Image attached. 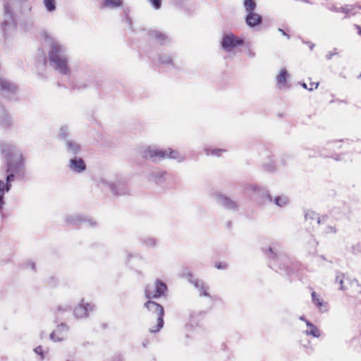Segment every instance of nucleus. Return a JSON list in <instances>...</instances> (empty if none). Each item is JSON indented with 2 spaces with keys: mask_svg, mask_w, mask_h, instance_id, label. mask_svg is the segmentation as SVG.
<instances>
[{
  "mask_svg": "<svg viewBox=\"0 0 361 361\" xmlns=\"http://www.w3.org/2000/svg\"><path fill=\"white\" fill-rule=\"evenodd\" d=\"M328 218L326 217V221L322 224H320L322 228V231L324 233L326 234H333V233H336V226L333 224H326V223H328Z\"/></svg>",
  "mask_w": 361,
  "mask_h": 361,
  "instance_id": "nucleus-21",
  "label": "nucleus"
},
{
  "mask_svg": "<svg viewBox=\"0 0 361 361\" xmlns=\"http://www.w3.org/2000/svg\"><path fill=\"white\" fill-rule=\"evenodd\" d=\"M166 152V159H171L177 161L178 162H182L185 160V156L176 150L172 149L171 148L165 149Z\"/></svg>",
  "mask_w": 361,
  "mask_h": 361,
  "instance_id": "nucleus-17",
  "label": "nucleus"
},
{
  "mask_svg": "<svg viewBox=\"0 0 361 361\" xmlns=\"http://www.w3.org/2000/svg\"><path fill=\"white\" fill-rule=\"evenodd\" d=\"M306 329L303 333L307 336H311L314 338H319L322 336L321 330L310 321H305Z\"/></svg>",
  "mask_w": 361,
  "mask_h": 361,
  "instance_id": "nucleus-12",
  "label": "nucleus"
},
{
  "mask_svg": "<svg viewBox=\"0 0 361 361\" xmlns=\"http://www.w3.org/2000/svg\"><path fill=\"white\" fill-rule=\"evenodd\" d=\"M34 352L40 355L41 358L43 359L44 358V355H43V349H42V346H37V348H35L34 349Z\"/></svg>",
  "mask_w": 361,
  "mask_h": 361,
  "instance_id": "nucleus-33",
  "label": "nucleus"
},
{
  "mask_svg": "<svg viewBox=\"0 0 361 361\" xmlns=\"http://www.w3.org/2000/svg\"><path fill=\"white\" fill-rule=\"evenodd\" d=\"M122 5V0H104L102 6L107 8H114Z\"/></svg>",
  "mask_w": 361,
  "mask_h": 361,
  "instance_id": "nucleus-20",
  "label": "nucleus"
},
{
  "mask_svg": "<svg viewBox=\"0 0 361 361\" xmlns=\"http://www.w3.org/2000/svg\"><path fill=\"white\" fill-rule=\"evenodd\" d=\"M212 197L214 201L228 209H234L237 207L236 203L219 192H214Z\"/></svg>",
  "mask_w": 361,
  "mask_h": 361,
  "instance_id": "nucleus-10",
  "label": "nucleus"
},
{
  "mask_svg": "<svg viewBox=\"0 0 361 361\" xmlns=\"http://www.w3.org/2000/svg\"><path fill=\"white\" fill-rule=\"evenodd\" d=\"M94 309L93 304L85 299H81L80 302L74 307L73 314L77 319H85L89 316L90 312H93Z\"/></svg>",
  "mask_w": 361,
  "mask_h": 361,
  "instance_id": "nucleus-8",
  "label": "nucleus"
},
{
  "mask_svg": "<svg viewBox=\"0 0 361 361\" xmlns=\"http://www.w3.org/2000/svg\"><path fill=\"white\" fill-rule=\"evenodd\" d=\"M165 173L161 171V172H153L149 176V179L152 181H157V178H161L164 176Z\"/></svg>",
  "mask_w": 361,
  "mask_h": 361,
  "instance_id": "nucleus-26",
  "label": "nucleus"
},
{
  "mask_svg": "<svg viewBox=\"0 0 361 361\" xmlns=\"http://www.w3.org/2000/svg\"><path fill=\"white\" fill-rule=\"evenodd\" d=\"M319 85L318 82H313L310 84V87L308 88L309 90H313L314 89H317Z\"/></svg>",
  "mask_w": 361,
  "mask_h": 361,
  "instance_id": "nucleus-37",
  "label": "nucleus"
},
{
  "mask_svg": "<svg viewBox=\"0 0 361 361\" xmlns=\"http://www.w3.org/2000/svg\"><path fill=\"white\" fill-rule=\"evenodd\" d=\"M305 221H307L310 224H322L326 221V217L323 216L320 218L317 214H316L314 211L307 210L305 213Z\"/></svg>",
  "mask_w": 361,
  "mask_h": 361,
  "instance_id": "nucleus-13",
  "label": "nucleus"
},
{
  "mask_svg": "<svg viewBox=\"0 0 361 361\" xmlns=\"http://www.w3.org/2000/svg\"><path fill=\"white\" fill-rule=\"evenodd\" d=\"M66 146L68 151L73 154L77 153L80 150V145L73 141H68Z\"/></svg>",
  "mask_w": 361,
  "mask_h": 361,
  "instance_id": "nucleus-23",
  "label": "nucleus"
},
{
  "mask_svg": "<svg viewBox=\"0 0 361 361\" xmlns=\"http://www.w3.org/2000/svg\"><path fill=\"white\" fill-rule=\"evenodd\" d=\"M243 6L247 13L245 23L247 26L255 27L261 25L262 17L255 12L257 4L254 0H244Z\"/></svg>",
  "mask_w": 361,
  "mask_h": 361,
  "instance_id": "nucleus-3",
  "label": "nucleus"
},
{
  "mask_svg": "<svg viewBox=\"0 0 361 361\" xmlns=\"http://www.w3.org/2000/svg\"><path fill=\"white\" fill-rule=\"evenodd\" d=\"M300 320L303 321L305 323V321H308V320H307V319H306L305 318V317H303V316H301V317H300Z\"/></svg>",
  "mask_w": 361,
  "mask_h": 361,
  "instance_id": "nucleus-42",
  "label": "nucleus"
},
{
  "mask_svg": "<svg viewBox=\"0 0 361 361\" xmlns=\"http://www.w3.org/2000/svg\"><path fill=\"white\" fill-rule=\"evenodd\" d=\"M152 34L154 35V37H156L157 39H158L159 40H164V39H166V37L160 32L154 31L152 32Z\"/></svg>",
  "mask_w": 361,
  "mask_h": 361,
  "instance_id": "nucleus-30",
  "label": "nucleus"
},
{
  "mask_svg": "<svg viewBox=\"0 0 361 361\" xmlns=\"http://www.w3.org/2000/svg\"><path fill=\"white\" fill-rule=\"evenodd\" d=\"M243 39L235 36L231 32L224 34L221 39V45L227 52L232 51L235 48L243 45Z\"/></svg>",
  "mask_w": 361,
  "mask_h": 361,
  "instance_id": "nucleus-7",
  "label": "nucleus"
},
{
  "mask_svg": "<svg viewBox=\"0 0 361 361\" xmlns=\"http://www.w3.org/2000/svg\"><path fill=\"white\" fill-rule=\"evenodd\" d=\"M102 184L104 185H106L107 187L109 188V189L111 190H112L113 192H115L116 193H118L116 191V186H115V184L108 180H106V179H104L102 180Z\"/></svg>",
  "mask_w": 361,
  "mask_h": 361,
  "instance_id": "nucleus-28",
  "label": "nucleus"
},
{
  "mask_svg": "<svg viewBox=\"0 0 361 361\" xmlns=\"http://www.w3.org/2000/svg\"><path fill=\"white\" fill-rule=\"evenodd\" d=\"M139 153L145 159L153 161H160L166 159L165 149L158 148L155 146L147 145L140 148Z\"/></svg>",
  "mask_w": 361,
  "mask_h": 361,
  "instance_id": "nucleus-5",
  "label": "nucleus"
},
{
  "mask_svg": "<svg viewBox=\"0 0 361 361\" xmlns=\"http://www.w3.org/2000/svg\"><path fill=\"white\" fill-rule=\"evenodd\" d=\"M224 153H226L225 149H207V155H213L216 157H221Z\"/></svg>",
  "mask_w": 361,
  "mask_h": 361,
  "instance_id": "nucleus-24",
  "label": "nucleus"
},
{
  "mask_svg": "<svg viewBox=\"0 0 361 361\" xmlns=\"http://www.w3.org/2000/svg\"><path fill=\"white\" fill-rule=\"evenodd\" d=\"M166 290V285L157 279L154 283L148 284L146 286L145 293L147 298H157L164 295Z\"/></svg>",
  "mask_w": 361,
  "mask_h": 361,
  "instance_id": "nucleus-6",
  "label": "nucleus"
},
{
  "mask_svg": "<svg viewBox=\"0 0 361 361\" xmlns=\"http://www.w3.org/2000/svg\"><path fill=\"white\" fill-rule=\"evenodd\" d=\"M149 3L155 9H159L161 7V0H148Z\"/></svg>",
  "mask_w": 361,
  "mask_h": 361,
  "instance_id": "nucleus-31",
  "label": "nucleus"
},
{
  "mask_svg": "<svg viewBox=\"0 0 361 361\" xmlns=\"http://www.w3.org/2000/svg\"><path fill=\"white\" fill-rule=\"evenodd\" d=\"M302 86H303V87H304V88H305V89H308V88H309V87H307V84H306V83H303V84H302Z\"/></svg>",
  "mask_w": 361,
  "mask_h": 361,
  "instance_id": "nucleus-43",
  "label": "nucleus"
},
{
  "mask_svg": "<svg viewBox=\"0 0 361 361\" xmlns=\"http://www.w3.org/2000/svg\"><path fill=\"white\" fill-rule=\"evenodd\" d=\"M290 77L289 73L285 68H281L276 77L277 85L280 87H284L287 85V79Z\"/></svg>",
  "mask_w": 361,
  "mask_h": 361,
  "instance_id": "nucleus-16",
  "label": "nucleus"
},
{
  "mask_svg": "<svg viewBox=\"0 0 361 361\" xmlns=\"http://www.w3.org/2000/svg\"><path fill=\"white\" fill-rule=\"evenodd\" d=\"M145 307L150 312L155 313L157 316L156 326H152L149 331L152 333H156L160 331L164 326V309L158 303L153 301H148L145 304Z\"/></svg>",
  "mask_w": 361,
  "mask_h": 361,
  "instance_id": "nucleus-4",
  "label": "nucleus"
},
{
  "mask_svg": "<svg viewBox=\"0 0 361 361\" xmlns=\"http://www.w3.org/2000/svg\"><path fill=\"white\" fill-rule=\"evenodd\" d=\"M2 154L7 159L6 183L0 180V209L4 204V196L11 189V183L13 181L15 174L20 173L23 169V157L16 149L9 145L4 147Z\"/></svg>",
  "mask_w": 361,
  "mask_h": 361,
  "instance_id": "nucleus-1",
  "label": "nucleus"
},
{
  "mask_svg": "<svg viewBox=\"0 0 361 361\" xmlns=\"http://www.w3.org/2000/svg\"><path fill=\"white\" fill-rule=\"evenodd\" d=\"M28 265H29V266H30V268H31L32 269H34V268H35V264H34L32 262H28Z\"/></svg>",
  "mask_w": 361,
  "mask_h": 361,
  "instance_id": "nucleus-39",
  "label": "nucleus"
},
{
  "mask_svg": "<svg viewBox=\"0 0 361 361\" xmlns=\"http://www.w3.org/2000/svg\"><path fill=\"white\" fill-rule=\"evenodd\" d=\"M311 297L313 305L320 313H326L329 311V303L324 300L320 294L312 291Z\"/></svg>",
  "mask_w": 361,
  "mask_h": 361,
  "instance_id": "nucleus-9",
  "label": "nucleus"
},
{
  "mask_svg": "<svg viewBox=\"0 0 361 361\" xmlns=\"http://www.w3.org/2000/svg\"><path fill=\"white\" fill-rule=\"evenodd\" d=\"M70 168L72 171L80 173L85 169V164L80 158H74L70 161Z\"/></svg>",
  "mask_w": 361,
  "mask_h": 361,
  "instance_id": "nucleus-15",
  "label": "nucleus"
},
{
  "mask_svg": "<svg viewBox=\"0 0 361 361\" xmlns=\"http://www.w3.org/2000/svg\"><path fill=\"white\" fill-rule=\"evenodd\" d=\"M342 12L345 13L348 16H355L358 13L361 14V7L360 6H348L345 8H341Z\"/></svg>",
  "mask_w": 361,
  "mask_h": 361,
  "instance_id": "nucleus-18",
  "label": "nucleus"
},
{
  "mask_svg": "<svg viewBox=\"0 0 361 361\" xmlns=\"http://www.w3.org/2000/svg\"><path fill=\"white\" fill-rule=\"evenodd\" d=\"M343 279H344V275L341 273H337L336 274V282L338 283L340 286H339V289L341 290H344V287H343Z\"/></svg>",
  "mask_w": 361,
  "mask_h": 361,
  "instance_id": "nucleus-27",
  "label": "nucleus"
},
{
  "mask_svg": "<svg viewBox=\"0 0 361 361\" xmlns=\"http://www.w3.org/2000/svg\"><path fill=\"white\" fill-rule=\"evenodd\" d=\"M49 57L54 68L61 74H69L70 67L65 46L59 42L51 40L49 42Z\"/></svg>",
  "mask_w": 361,
  "mask_h": 361,
  "instance_id": "nucleus-2",
  "label": "nucleus"
},
{
  "mask_svg": "<svg viewBox=\"0 0 361 361\" xmlns=\"http://www.w3.org/2000/svg\"><path fill=\"white\" fill-rule=\"evenodd\" d=\"M146 243L149 246H154L156 245V240L153 238H150L147 241H146Z\"/></svg>",
  "mask_w": 361,
  "mask_h": 361,
  "instance_id": "nucleus-36",
  "label": "nucleus"
},
{
  "mask_svg": "<svg viewBox=\"0 0 361 361\" xmlns=\"http://www.w3.org/2000/svg\"><path fill=\"white\" fill-rule=\"evenodd\" d=\"M360 33L361 34V30L360 31Z\"/></svg>",
  "mask_w": 361,
  "mask_h": 361,
  "instance_id": "nucleus-44",
  "label": "nucleus"
},
{
  "mask_svg": "<svg viewBox=\"0 0 361 361\" xmlns=\"http://www.w3.org/2000/svg\"><path fill=\"white\" fill-rule=\"evenodd\" d=\"M68 328L66 325L61 324L53 331L49 337L54 342H61L66 338L68 336Z\"/></svg>",
  "mask_w": 361,
  "mask_h": 361,
  "instance_id": "nucleus-11",
  "label": "nucleus"
},
{
  "mask_svg": "<svg viewBox=\"0 0 361 361\" xmlns=\"http://www.w3.org/2000/svg\"><path fill=\"white\" fill-rule=\"evenodd\" d=\"M273 202L276 206L283 207L288 204L289 199L287 196L280 195L274 197Z\"/></svg>",
  "mask_w": 361,
  "mask_h": 361,
  "instance_id": "nucleus-19",
  "label": "nucleus"
},
{
  "mask_svg": "<svg viewBox=\"0 0 361 361\" xmlns=\"http://www.w3.org/2000/svg\"><path fill=\"white\" fill-rule=\"evenodd\" d=\"M247 55L250 56V57H253L255 56V53L251 51H249L248 53H247Z\"/></svg>",
  "mask_w": 361,
  "mask_h": 361,
  "instance_id": "nucleus-40",
  "label": "nucleus"
},
{
  "mask_svg": "<svg viewBox=\"0 0 361 361\" xmlns=\"http://www.w3.org/2000/svg\"><path fill=\"white\" fill-rule=\"evenodd\" d=\"M44 5L48 11H53L56 8L55 0H44Z\"/></svg>",
  "mask_w": 361,
  "mask_h": 361,
  "instance_id": "nucleus-25",
  "label": "nucleus"
},
{
  "mask_svg": "<svg viewBox=\"0 0 361 361\" xmlns=\"http://www.w3.org/2000/svg\"><path fill=\"white\" fill-rule=\"evenodd\" d=\"M68 135V128L66 127H63L59 130V136L61 137H65Z\"/></svg>",
  "mask_w": 361,
  "mask_h": 361,
  "instance_id": "nucleus-34",
  "label": "nucleus"
},
{
  "mask_svg": "<svg viewBox=\"0 0 361 361\" xmlns=\"http://www.w3.org/2000/svg\"><path fill=\"white\" fill-rule=\"evenodd\" d=\"M250 190L254 192H261L262 190V189L260 187L257 185H251L250 187Z\"/></svg>",
  "mask_w": 361,
  "mask_h": 361,
  "instance_id": "nucleus-35",
  "label": "nucleus"
},
{
  "mask_svg": "<svg viewBox=\"0 0 361 361\" xmlns=\"http://www.w3.org/2000/svg\"><path fill=\"white\" fill-rule=\"evenodd\" d=\"M70 307L68 305H60L57 307V311L59 312H64L68 311Z\"/></svg>",
  "mask_w": 361,
  "mask_h": 361,
  "instance_id": "nucleus-32",
  "label": "nucleus"
},
{
  "mask_svg": "<svg viewBox=\"0 0 361 361\" xmlns=\"http://www.w3.org/2000/svg\"><path fill=\"white\" fill-rule=\"evenodd\" d=\"M171 61V58L166 55H164L159 58V62L163 64H169Z\"/></svg>",
  "mask_w": 361,
  "mask_h": 361,
  "instance_id": "nucleus-29",
  "label": "nucleus"
},
{
  "mask_svg": "<svg viewBox=\"0 0 361 361\" xmlns=\"http://www.w3.org/2000/svg\"><path fill=\"white\" fill-rule=\"evenodd\" d=\"M0 86L3 90L13 92L16 90V87L13 84L1 78H0Z\"/></svg>",
  "mask_w": 361,
  "mask_h": 361,
  "instance_id": "nucleus-22",
  "label": "nucleus"
},
{
  "mask_svg": "<svg viewBox=\"0 0 361 361\" xmlns=\"http://www.w3.org/2000/svg\"><path fill=\"white\" fill-rule=\"evenodd\" d=\"M279 31L281 32L283 35L286 36L287 37H289V36L282 29L279 28Z\"/></svg>",
  "mask_w": 361,
  "mask_h": 361,
  "instance_id": "nucleus-38",
  "label": "nucleus"
},
{
  "mask_svg": "<svg viewBox=\"0 0 361 361\" xmlns=\"http://www.w3.org/2000/svg\"><path fill=\"white\" fill-rule=\"evenodd\" d=\"M215 267L219 269H224L225 267L224 266H221L220 264H216Z\"/></svg>",
  "mask_w": 361,
  "mask_h": 361,
  "instance_id": "nucleus-41",
  "label": "nucleus"
},
{
  "mask_svg": "<svg viewBox=\"0 0 361 361\" xmlns=\"http://www.w3.org/2000/svg\"><path fill=\"white\" fill-rule=\"evenodd\" d=\"M190 281L199 291L200 296L210 297L208 287L204 285L203 281L198 279H190Z\"/></svg>",
  "mask_w": 361,
  "mask_h": 361,
  "instance_id": "nucleus-14",
  "label": "nucleus"
}]
</instances>
